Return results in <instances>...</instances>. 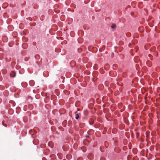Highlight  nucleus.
<instances>
[{"label": "nucleus", "instance_id": "1a4fd4ad", "mask_svg": "<svg viewBox=\"0 0 160 160\" xmlns=\"http://www.w3.org/2000/svg\"><path fill=\"white\" fill-rule=\"evenodd\" d=\"M150 59L152 60H153V59H152V58H150Z\"/></svg>", "mask_w": 160, "mask_h": 160}, {"label": "nucleus", "instance_id": "423d86ee", "mask_svg": "<svg viewBox=\"0 0 160 160\" xmlns=\"http://www.w3.org/2000/svg\"><path fill=\"white\" fill-rule=\"evenodd\" d=\"M148 63H149V61H147V65H148L149 67H150V66H151V65H150V64L148 65Z\"/></svg>", "mask_w": 160, "mask_h": 160}, {"label": "nucleus", "instance_id": "f03ea898", "mask_svg": "<svg viewBox=\"0 0 160 160\" xmlns=\"http://www.w3.org/2000/svg\"><path fill=\"white\" fill-rule=\"evenodd\" d=\"M111 27L112 28H114L116 27V25L115 24H113Z\"/></svg>", "mask_w": 160, "mask_h": 160}, {"label": "nucleus", "instance_id": "f257e3e1", "mask_svg": "<svg viewBox=\"0 0 160 160\" xmlns=\"http://www.w3.org/2000/svg\"><path fill=\"white\" fill-rule=\"evenodd\" d=\"M16 73L14 71H12L10 73V76L11 77L14 78L16 76Z\"/></svg>", "mask_w": 160, "mask_h": 160}, {"label": "nucleus", "instance_id": "6e6552de", "mask_svg": "<svg viewBox=\"0 0 160 160\" xmlns=\"http://www.w3.org/2000/svg\"><path fill=\"white\" fill-rule=\"evenodd\" d=\"M151 56V55L150 54H149L148 55V56L150 58Z\"/></svg>", "mask_w": 160, "mask_h": 160}, {"label": "nucleus", "instance_id": "20e7f679", "mask_svg": "<svg viewBox=\"0 0 160 160\" xmlns=\"http://www.w3.org/2000/svg\"><path fill=\"white\" fill-rule=\"evenodd\" d=\"M29 107L30 108V109H31L33 108V106L32 105H30L29 106Z\"/></svg>", "mask_w": 160, "mask_h": 160}, {"label": "nucleus", "instance_id": "39448f33", "mask_svg": "<svg viewBox=\"0 0 160 160\" xmlns=\"http://www.w3.org/2000/svg\"><path fill=\"white\" fill-rule=\"evenodd\" d=\"M91 120L92 121L91 122L90 121H89V123H90V124L92 125L93 124V123L94 122L92 120Z\"/></svg>", "mask_w": 160, "mask_h": 160}, {"label": "nucleus", "instance_id": "7ed1b4c3", "mask_svg": "<svg viewBox=\"0 0 160 160\" xmlns=\"http://www.w3.org/2000/svg\"><path fill=\"white\" fill-rule=\"evenodd\" d=\"M79 118V114H76V117H75V118L76 119H78Z\"/></svg>", "mask_w": 160, "mask_h": 160}, {"label": "nucleus", "instance_id": "0eeeda50", "mask_svg": "<svg viewBox=\"0 0 160 160\" xmlns=\"http://www.w3.org/2000/svg\"><path fill=\"white\" fill-rule=\"evenodd\" d=\"M85 137H88H88H89V135H85Z\"/></svg>", "mask_w": 160, "mask_h": 160}]
</instances>
